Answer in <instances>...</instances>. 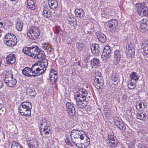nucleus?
I'll return each instance as SVG.
<instances>
[{
    "mask_svg": "<svg viewBox=\"0 0 148 148\" xmlns=\"http://www.w3.org/2000/svg\"><path fill=\"white\" fill-rule=\"evenodd\" d=\"M67 19L70 25H72L75 27L77 26V23L76 18L72 16H69L68 17Z\"/></svg>",
    "mask_w": 148,
    "mask_h": 148,
    "instance_id": "22",
    "label": "nucleus"
},
{
    "mask_svg": "<svg viewBox=\"0 0 148 148\" xmlns=\"http://www.w3.org/2000/svg\"><path fill=\"white\" fill-rule=\"evenodd\" d=\"M6 62L7 64H12L16 61L15 55L13 54H9L6 58Z\"/></svg>",
    "mask_w": 148,
    "mask_h": 148,
    "instance_id": "16",
    "label": "nucleus"
},
{
    "mask_svg": "<svg viewBox=\"0 0 148 148\" xmlns=\"http://www.w3.org/2000/svg\"><path fill=\"white\" fill-rule=\"evenodd\" d=\"M36 64L37 66V68H38V71L40 73V75L44 73L46 70V68H45V67H44L43 66H42L40 62L37 63Z\"/></svg>",
    "mask_w": 148,
    "mask_h": 148,
    "instance_id": "30",
    "label": "nucleus"
},
{
    "mask_svg": "<svg viewBox=\"0 0 148 148\" xmlns=\"http://www.w3.org/2000/svg\"><path fill=\"white\" fill-rule=\"evenodd\" d=\"M86 141H87V142H86V143L85 144L84 143V145H85V147H84V148H85L87 147V146H88V145L89 144L90 142V139L89 138L87 139Z\"/></svg>",
    "mask_w": 148,
    "mask_h": 148,
    "instance_id": "49",
    "label": "nucleus"
},
{
    "mask_svg": "<svg viewBox=\"0 0 148 148\" xmlns=\"http://www.w3.org/2000/svg\"><path fill=\"white\" fill-rule=\"evenodd\" d=\"M78 127H75V129H74V130H76L75 131L76 132H77V131H81V130H79V128H80V126H77Z\"/></svg>",
    "mask_w": 148,
    "mask_h": 148,
    "instance_id": "58",
    "label": "nucleus"
},
{
    "mask_svg": "<svg viewBox=\"0 0 148 148\" xmlns=\"http://www.w3.org/2000/svg\"><path fill=\"white\" fill-rule=\"evenodd\" d=\"M3 86V82H0V88H1Z\"/></svg>",
    "mask_w": 148,
    "mask_h": 148,
    "instance_id": "61",
    "label": "nucleus"
},
{
    "mask_svg": "<svg viewBox=\"0 0 148 148\" xmlns=\"http://www.w3.org/2000/svg\"><path fill=\"white\" fill-rule=\"evenodd\" d=\"M148 20L146 18L142 19L140 20L138 23L137 28L139 30L142 32H145L147 30V24Z\"/></svg>",
    "mask_w": 148,
    "mask_h": 148,
    "instance_id": "9",
    "label": "nucleus"
},
{
    "mask_svg": "<svg viewBox=\"0 0 148 148\" xmlns=\"http://www.w3.org/2000/svg\"><path fill=\"white\" fill-rule=\"evenodd\" d=\"M73 108L75 109L74 106L70 102H67L66 104V109L67 112H69V110Z\"/></svg>",
    "mask_w": 148,
    "mask_h": 148,
    "instance_id": "38",
    "label": "nucleus"
},
{
    "mask_svg": "<svg viewBox=\"0 0 148 148\" xmlns=\"http://www.w3.org/2000/svg\"><path fill=\"white\" fill-rule=\"evenodd\" d=\"M90 49L92 54L95 56H99L101 54V49L97 44H92L90 46Z\"/></svg>",
    "mask_w": 148,
    "mask_h": 148,
    "instance_id": "12",
    "label": "nucleus"
},
{
    "mask_svg": "<svg viewBox=\"0 0 148 148\" xmlns=\"http://www.w3.org/2000/svg\"><path fill=\"white\" fill-rule=\"evenodd\" d=\"M136 107L137 109L141 108L143 109L147 107V105L146 103H138L136 105Z\"/></svg>",
    "mask_w": 148,
    "mask_h": 148,
    "instance_id": "36",
    "label": "nucleus"
},
{
    "mask_svg": "<svg viewBox=\"0 0 148 148\" xmlns=\"http://www.w3.org/2000/svg\"><path fill=\"white\" fill-rule=\"evenodd\" d=\"M77 133L81 140H83L84 137L86 136L85 132L82 130L77 131Z\"/></svg>",
    "mask_w": 148,
    "mask_h": 148,
    "instance_id": "37",
    "label": "nucleus"
},
{
    "mask_svg": "<svg viewBox=\"0 0 148 148\" xmlns=\"http://www.w3.org/2000/svg\"><path fill=\"white\" fill-rule=\"evenodd\" d=\"M45 55L44 56H42L41 58H40L38 59H40L41 60L40 61V62L42 66H43L44 67H45V68H47L48 66V61L45 58Z\"/></svg>",
    "mask_w": 148,
    "mask_h": 148,
    "instance_id": "28",
    "label": "nucleus"
},
{
    "mask_svg": "<svg viewBox=\"0 0 148 148\" xmlns=\"http://www.w3.org/2000/svg\"><path fill=\"white\" fill-rule=\"evenodd\" d=\"M93 84L95 87L97 89L101 88L103 85V80L102 77H98V78H95L94 80Z\"/></svg>",
    "mask_w": 148,
    "mask_h": 148,
    "instance_id": "14",
    "label": "nucleus"
},
{
    "mask_svg": "<svg viewBox=\"0 0 148 148\" xmlns=\"http://www.w3.org/2000/svg\"><path fill=\"white\" fill-rule=\"evenodd\" d=\"M3 23L2 22H0V27H1L3 25Z\"/></svg>",
    "mask_w": 148,
    "mask_h": 148,
    "instance_id": "64",
    "label": "nucleus"
},
{
    "mask_svg": "<svg viewBox=\"0 0 148 148\" xmlns=\"http://www.w3.org/2000/svg\"><path fill=\"white\" fill-rule=\"evenodd\" d=\"M49 78L52 84H54L57 79V76H54L53 75H49Z\"/></svg>",
    "mask_w": 148,
    "mask_h": 148,
    "instance_id": "42",
    "label": "nucleus"
},
{
    "mask_svg": "<svg viewBox=\"0 0 148 148\" xmlns=\"http://www.w3.org/2000/svg\"><path fill=\"white\" fill-rule=\"evenodd\" d=\"M95 78L99 77H102L101 76V72L97 71L95 73Z\"/></svg>",
    "mask_w": 148,
    "mask_h": 148,
    "instance_id": "50",
    "label": "nucleus"
},
{
    "mask_svg": "<svg viewBox=\"0 0 148 148\" xmlns=\"http://www.w3.org/2000/svg\"><path fill=\"white\" fill-rule=\"evenodd\" d=\"M51 12L47 5H45L43 7L42 15L46 18L49 17L51 16Z\"/></svg>",
    "mask_w": 148,
    "mask_h": 148,
    "instance_id": "20",
    "label": "nucleus"
},
{
    "mask_svg": "<svg viewBox=\"0 0 148 148\" xmlns=\"http://www.w3.org/2000/svg\"><path fill=\"white\" fill-rule=\"evenodd\" d=\"M114 54L113 63L114 65H116L119 62L122 56V53L121 51L119 50H116L114 51Z\"/></svg>",
    "mask_w": 148,
    "mask_h": 148,
    "instance_id": "13",
    "label": "nucleus"
},
{
    "mask_svg": "<svg viewBox=\"0 0 148 148\" xmlns=\"http://www.w3.org/2000/svg\"><path fill=\"white\" fill-rule=\"evenodd\" d=\"M40 133L44 137H48L51 129L50 122L45 118L42 119L40 122Z\"/></svg>",
    "mask_w": 148,
    "mask_h": 148,
    "instance_id": "3",
    "label": "nucleus"
},
{
    "mask_svg": "<svg viewBox=\"0 0 148 148\" xmlns=\"http://www.w3.org/2000/svg\"><path fill=\"white\" fill-rule=\"evenodd\" d=\"M109 108H108V106H104L103 110L104 111H108Z\"/></svg>",
    "mask_w": 148,
    "mask_h": 148,
    "instance_id": "57",
    "label": "nucleus"
},
{
    "mask_svg": "<svg viewBox=\"0 0 148 148\" xmlns=\"http://www.w3.org/2000/svg\"><path fill=\"white\" fill-rule=\"evenodd\" d=\"M147 116V115L146 113L142 112L141 111L138 112L136 115L137 118L138 119L142 121L146 120Z\"/></svg>",
    "mask_w": 148,
    "mask_h": 148,
    "instance_id": "26",
    "label": "nucleus"
},
{
    "mask_svg": "<svg viewBox=\"0 0 148 148\" xmlns=\"http://www.w3.org/2000/svg\"><path fill=\"white\" fill-rule=\"evenodd\" d=\"M85 45L82 42H78L76 43V46L79 51H82L85 48Z\"/></svg>",
    "mask_w": 148,
    "mask_h": 148,
    "instance_id": "31",
    "label": "nucleus"
},
{
    "mask_svg": "<svg viewBox=\"0 0 148 148\" xmlns=\"http://www.w3.org/2000/svg\"><path fill=\"white\" fill-rule=\"evenodd\" d=\"M3 78H5L4 79H3V81L4 83L6 84L7 85L8 84V81H7V80H8L7 78L6 77H4Z\"/></svg>",
    "mask_w": 148,
    "mask_h": 148,
    "instance_id": "55",
    "label": "nucleus"
},
{
    "mask_svg": "<svg viewBox=\"0 0 148 148\" xmlns=\"http://www.w3.org/2000/svg\"><path fill=\"white\" fill-rule=\"evenodd\" d=\"M75 112V110L74 108H72L69 110V112H67L68 115L70 117L73 116L74 115Z\"/></svg>",
    "mask_w": 148,
    "mask_h": 148,
    "instance_id": "44",
    "label": "nucleus"
},
{
    "mask_svg": "<svg viewBox=\"0 0 148 148\" xmlns=\"http://www.w3.org/2000/svg\"><path fill=\"white\" fill-rule=\"evenodd\" d=\"M21 146L16 141L12 142L11 146V148H18V147Z\"/></svg>",
    "mask_w": 148,
    "mask_h": 148,
    "instance_id": "43",
    "label": "nucleus"
},
{
    "mask_svg": "<svg viewBox=\"0 0 148 148\" xmlns=\"http://www.w3.org/2000/svg\"><path fill=\"white\" fill-rule=\"evenodd\" d=\"M91 64L92 66H98L99 64V59L96 58H93L91 60Z\"/></svg>",
    "mask_w": 148,
    "mask_h": 148,
    "instance_id": "34",
    "label": "nucleus"
},
{
    "mask_svg": "<svg viewBox=\"0 0 148 148\" xmlns=\"http://www.w3.org/2000/svg\"><path fill=\"white\" fill-rule=\"evenodd\" d=\"M87 92L85 90L80 89L75 94V98L76 100V107L79 108L85 107L88 104L86 100Z\"/></svg>",
    "mask_w": 148,
    "mask_h": 148,
    "instance_id": "1",
    "label": "nucleus"
},
{
    "mask_svg": "<svg viewBox=\"0 0 148 148\" xmlns=\"http://www.w3.org/2000/svg\"><path fill=\"white\" fill-rule=\"evenodd\" d=\"M32 104L27 101L22 102L18 108V112L22 116H31V109L32 108Z\"/></svg>",
    "mask_w": 148,
    "mask_h": 148,
    "instance_id": "4",
    "label": "nucleus"
},
{
    "mask_svg": "<svg viewBox=\"0 0 148 148\" xmlns=\"http://www.w3.org/2000/svg\"><path fill=\"white\" fill-rule=\"evenodd\" d=\"M81 140L80 138L75 139H72V141L77 147L80 148H84L85 145L84 143H81L80 142Z\"/></svg>",
    "mask_w": 148,
    "mask_h": 148,
    "instance_id": "24",
    "label": "nucleus"
},
{
    "mask_svg": "<svg viewBox=\"0 0 148 148\" xmlns=\"http://www.w3.org/2000/svg\"><path fill=\"white\" fill-rule=\"evenodd\" d=\"M51 46L52 45L51 44H50L49 45V46H48L47 47V50H48L49 51H51Z\"/></svg>",
    "mask_w": 148,
    "mask_h": 148,
    "instance_id": "56",
    "label": "nucleus"
},
{
    "mask_svg": "<svg viewBox=\"0 0 148 148\" xmlns=\"http://www.w3.org/2000/svg\"><path fill=\"white\" fill-rule=\"evenodd\" d=\"M127 99V95L124 94H121V99L123 101H126Z\"/></svg>",
    "mask_w": 148,
    "mask_h": 148,
    "instance_id": "48",
    "label": "nucleus"
},
{
    "mask_svg": "<svg viewBox=\"0 0 148 148\" xmlns=\"http://www.w3.org/2000/svg\"><path fill=\"white\" fill-rule=\"evenodd\" d=\"M137 13L141 16H148V7L144 3L137 4L136 6Z\"/></svg>",
    "mask_w": 148,
    "mask_h": 148,
    "instance_id": "6",
    "label": "nucleus"
},
{
    "mask_svg": "<svg viewBox=\"0 0 148 148\" xmlns=\"http://www.w3.org/2000/svg\"><path fill=\"white\" fill-rule=\"evenodd\" d=\"M43 48L45 49H47V47L45 45L44 46Z\"/></svg>",
    "mask_w": 148,
    "mask_h": 148,
    "instance_id": "63",
    "label": "nucleus"
},
{
    "mask_svg": "<svg viewBox=\"0 0 148 148\" xmlns=\"http://www.w3.org/2000/svg\"><path fill=\"white\" fill-rule=\"evenodd\" d=\"M114 122L116 126L120 129L125 130L126 127L123 122L121 120H116Z\"/></svg>",
    "mask_w": 148,
    "mask_h": 148,
    "instance_id": "19",
    "label": "nucleus"
},
{
    "mask_svg": "<svg viewBox=\"0 0 148 148\" xmlns=\"http://www.w3.org/2000/svg\"><path fill=\"white\" fill-rule=\"evenodd\" d=\"M134 44L131 43L128 44V49L126 47V52L127 55L129 56H131L133 55L135 52Z\"/></svg>",
    "mask_w": 148,
    "mask_h": 148,
    "instance_id": "15",
    "label": "nucleus"
},
{
    "mask_svg": "<svg viewBox=\"0 0 148 148\" xmlns=\"http://www.w3.org/2000/svg\"><path fill=\"white\" fill-rule=\"evenodd\" d=\"M75 16L77 17H82L84 15V12L82 9H76L75 10Z\"/></svg>",
    "mask_w": 148,
    "mask_h": 148,
    "instance_id": "27",
    "label": "nucleus"
},
{
    "mask_svg": "<svg viewBox=\"0 0 148 148\" xmlns=\"http://www.w3.org/2000/svg\"><path fill=\"white\" fill-rule=\"evenodd\" d=\"M65 142L66 144L68 145H69L70 144V140L68 137H67L65 140Z\"/></svg>",
    "mask_w": 148,
    "mask_h": 148,
    "instance_id": "53",
    "label": "nucleus"
},
{
    "mask_svg": "<svg viewBox=\"0 0 148 148\" xmlns=\"http://www.w3.org/2000/svg\"><path fill=\"white\" fill-rule=\"evenodd\" d=\"M40 32L38 29L32 27L27 31V36L30 39L36 40L39 36Z\"/></svg>",
    "mask_w": 148,
    "mask_h": 148,
    "instance_id": "7",
    "label": "nucleus"
},
{
    "mask_svg": "<svg viewBox=\"0 0 148 148\" xmlns=\"http://www.w3.org/2000/svg\"><path fill=\"white\" fill-rule=\"evenodd\" d=\"M128 88L130 89H133L136 87V85L135 83L132 82L131 80L129 81V83L128 84Z\"/></svg>",
    "mask_w": 148,
    "mask_h": 148,
    "instance_id": "41",
    "label": "nucleus"
},
{
    "mask_svg": "<svg viewBox=\"0 0 148 148\" xmlns=\"http://www.w3.org/2000/svg\"><path fill=\"white\" fill-rule=\"evenodd\" d=\"M56 33L58 34L60 31L59 28L58 27H56Z\"/></svg>",
    "mask_w": 148,
    "mask_h": 148,
    "instance_id": "60",
    "label": "nucleus"
},
{
    "mask_svg": "<svg viewBox=\"0 0 148 148\" xmlns=\"http://www.w3.org/2000/svg\"><path fill=\"white\" fill-rule=\"evenodd\" d=\"M76 130H73L71 132L70 136L71 140H72V139H75L79 138L77 132H75Z\"/></svg>",
    "mask_w": 148,
    "mask_h": 148,
    "instance_id": "32",
    "label": "nucleus"
},
{
    "mask_svg": "<svg viewBox=\"0 0 148 148\" xmlns=\"http://www.w3.org/2000/svg\"><path fill=\"white\" fill-rule=\"evenodd\" d=\"M16 26L17 29L18 31H21L23 29V23L21 22H18L16 24Z\"/></svg>",
    "mask_w": 148,
    "mask_h": 148,
    "instance_id": "39",
    "label": "nucleus"
},
{
    "mask_svg": "<svg viewBox=\"0 0 148 148\" xmlns=\"http://www.w3.org/2000/svg\"><path fill=\"white\" fill-rule=\"evenodd\" d=\"M138 148H147V147L144 145L139 144L138 147Z\"/></svg>",
    "mask_w": 148,
    "mask_h": 148,
    "instance_id": "54",
    "label": "nucleus"
},
{
    "mask_svg": "<svg viewBox=\"0 0 148 148\" xmlns=\"http://www.w3.org/2000/svg\"><path fill=\"white\" fill-rule=\"evenodd\" d=\"M37 64L35 63L33 64L30 68L32 71V75L33 77H35L40 75V73L38 71Z\"/></svg>",
    "mask_w": 148,
    "mask_h": 148,
    "instance_id": "17",
    "label": "nucleus"
},
{
    "mask_svg": "<svg viewBox=\"0 0 148 148\" xmlns=\"http://www.w3.org/2000/svg\"><path fill=\"white\" fill-rule=\"evenodd\" d=\"M54 72H56L53 69H51L50 71V74H49V75H51L52 74V73H53Z\"/></svg>",
    "mask_w": 148,
    "mask_h": 148,
    "instance_id": "59",
    "label": "nucleus"
},
{
    "mask_svg": "<svg viewBox=\"0 0 148 148\" xmlns=\"http://www.w3.org/2000/svg\"><path fill=\"white\" fill-rule=\"evenodd\" d=\"M142 47L144 50V55L148 53V44H143Z\"/></svg>",
    "mask_w": 148,
    "mask_h": 148,
    "instance_id": "40",
    "label": "nucleus"
},
{
    "mask_svg": "<svg viewBox=\"0 0 148 148\" xmlns=\"http://www.w3.org/2000/svg\"><path fill=\"white\" fill-rule=\"evenodd\" d=\"M139 79V77L137 75L136 72H132L130 75V79L131 80H133L134 81L137 82Z\"/></svg>",
    "mask_w": 148,
    "mask_h": 148,
    "instance_id": "33",
    "label": "nucleus"
},
{
    "mask_svg": "<svg viewBox=\"0 0 148 148\" xmlns=\"http://www.w3.org/2000/svg\"><path fill=\"white\" fill-rule=\"evenodd\" d=\"M5 44L9 46H13L16 45L17 40L16 36L11 33L6 34L3 39Z\"/></svg>",
    "mask_w": 148,
    "mask_h": 148,
    "instance_id": "5",
    "label": "nucleus"
},
{
    "mask_svg": "<svg viewBox=\"0 0 148 148\" xmlns=\"http://www.w3.org/2000/svg\"><path fill=\"white\" fill-rule=\"evenodd\" d=\"M118 22L115 19H112L109 20L108 23V27L109 31L112 32H114L118 28Z\"/></svg>",
    "mask_w": 148,
    "mask_h": 148,
    "instance_id": "10",
    "label": "nucleus"
},
{
    "mask_svg": "<svg viewBox=\"0 0 148 148\" xmlns=\"http://www.w3.org/2000/svg\"><path fill=\"white\" fill-rule=\"evenodd\" d=\"M111 52L110 47L109 45L106 46L101 55L103 60H106L109 59L111 56Z\"/></svg>",
    "mask_w": 148,
    "mask_h": 148,
    "instance_id": "11",
    "label": "nucleus"
},
{
    "mask_svg": "<svg viewBox=\"0 0 148 148\" xmlns=\"http://www.w3.org/2000/svg\"><path fill=\"white\" fill-rule=\"evenodd\" d=\"M36 1V0H27V8L32 10H34L36 7L35 4Z\"/></svg>",
    "mask_w": 148,
    "mask_h": 148,
    "instance_id": "18",
    "label": "nucleus"
},
{
    "mask_svg": "<svg viewBox=\"0 0 148 148\" xmlns=\"http://www.w3.org/2000/svg\"><path fill=\"white\" fill-rule=\"evenodd\" d=\"M23 52L34 59H38L45 55L44 51H40L38 47L36 46L25 47L23 49Z\"/></svg>",
    "mask_w": 148,
    "mask_h": 148,
    "instance_id": "2",
    "label": "nucleus"
},
{
    "mask_svg": "<svg viewBox=\"0 0 148 148\" xmlns=\"http://www.w3.org/2000/svg\"><path fill=\"white\" fill-rule=\"evenodd\" d=\"M48 3L49 7L51 9H56L58 5V3L55 0H49Z\"/></svg>",
    "mask_w": 148,
    "mask_h": 148,
    "instance_id": "21",
    "label": "nucleus"
},
{
    "mask_svg": "<svg viewBox=\"0 0 148 148\" xmlns=\"http://www.w3.org/2000/svg\"><path fill=\"white\" fill-rule=\"evenodd\" d=\"M135 141L134 140L130 142V143L127 144L128 146L130 148H132L134 147Z\"/></svg>",
    "mask_w": 148,
    "mask_h": 148,
    "instance_id": "47",
    "label": "nucleus"
},
{
    "mask_svg": "<svg viewBox=\"0 0 148 148\" xmlns=\"http://www.w3.org/2000/svg\"><path fill=\"white\" fill-rule=\"evenodd\" d=\"M57 74V73H56L54 72V73H52V74L51 75H53L54 76H56Z\"/></svg>",
    "mask_w": 148,
    "mask_h": 148,
    "instance_id": "62",
    "label": "nucleus"
},
{
    "mask_svg": "<svg viewBox=\"0 0 148 148\" xmlns=\"http://www.w3.org/2000/svg\"><path fill=\"white\" fill-rule=\"evenodd\" d=\"M11 79H12L10 80H7V81H8V84L6 85L9 87H12L16 85V81L15 79L12 78Z\"/></svg>",
    "mask_w": 148,
    "mask_h": 148,
    "instance_id": "35",
    "label": "nucleus"
},
{
    "mask_svg": "<svg viewBox=\"0 0 148 148\" xmlns=\"http://www.w3.org/2000/svg\"><path fill=\"white\" fill-rule=\"evenodd\" d=\"M31 72L32 73V71L30 68L26 67L22 70V73L25 76L27 77L33 76L32 75V74L31 75L30 74Z\"/></svg>",
    "mask_w": 148,
    "mask_h": 148,
    "instance_id": "25",
    "label": "nucleus"
},
{
    "mask_svg": "<svg viewBox=\"0 0 148 148\" xmlns=\"http://www.w3.org/2000/svg\"><path fill=\"white\" fill-rule=\"evenodd\" d=\"M3 105L1 103H0V110H2V111L4 113L5 112V110L3 108Z\"/></svg>",
    "mask_w": 148,
    "mask_h": 148,
    "instance_id": "52",
    "label": "nucleus"
},
{
    "mask_svg": "<svg viewBox=\"0 0 148 148\" xmlns=\"http://www.w3.org/2000/svg\"><path fill=\"white\" fill-rule=\"evenodd\" d=\"M108 138L107 143H108V145L112 148H114L117 146L118 144L116 137L114 136L112 133H109L108 134Z\"/></svg>",
    "mask_w": 148,
    "mask_h": 148,
    "instance_id": "8",
    "label": "nucleus"
},
{
    "mask_svg": "<svg viewBox=\"0 0 148 148\" xmlns=\"http://www.w3.org/2000/svg\"><path fill=\"white\" fill-rule=\"evenodd\" d=\"M26 92L27 95L32 96H35L36 95V91L33 88H29L26 90Z\"/></svg>",
    "mask_w": 148,
    "mask_h": 148,
    "instance_id": "29",
    "label": "nucleus"
},
{
    "mask_svg": "<svg viewBox=\"0 0 148 148\" xmlns=\"http://www.w3.org/2000/svg\"><path fill=\"white\" fill-rule=\"evenodd\" d=\"M118 75L117 74L113 75L111 77V79L113 81L116 82L118 80Z\"/></svg>",
    "mask_w": 148,
    "mask_h": 148,
    "instance_id": "46",
    "label": "nucleus"
},
{
    "mask_svg": "<svg viewBox=\"0 0 148 148\" xmlns=\"http://www.w3.org/2000/svg\"><path fill=\"white\" fill-rule=\"evenodd\" d=\"M97 36L98 40L102 43L105 42L106 40V36L102 33L97 34Z\"/></svg>",
    "mask_w": 148,
    "mask_h": 148,
    "instance_id": "23",
    "label": "nucleus"
},
{
    "mask_svg": "<svg viewBox=\"0 0 148 148\" xmlns=\"http://www.w3.org/2000/svg\"><path fill=\"white\" fill-rule=\"evenodd\" d=\"M29 148H36L38 146V145H33V144H28Z\"/></svg>",
    "mask_w": 148,
    "mask_h": 148,
    "instance_id": "51",
    "label": "nucleus"
},
{
    "mask_svg": "<svg viewBox=\"0 0 148 148\" xmlns=\"http://www.w3.org/2000/svg\"><path fill=\"white\" fill-rule=\"evenodd\" d=\"M28 144L38 145V141L35 139H33L28 142Z\"/></svg>",
    "mask_w": 148,
    "mask_h": 148,
    "instance_id": "45",
    "label": "nucleus"
}]
</instances>
